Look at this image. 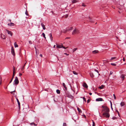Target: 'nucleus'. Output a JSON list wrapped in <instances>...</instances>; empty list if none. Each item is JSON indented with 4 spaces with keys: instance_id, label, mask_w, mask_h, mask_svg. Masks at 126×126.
I'll return each mask as SVG.
<instances>
[{
    "instance_id": "f257e3e1",
    "label": "nucleus",
    "mask_w": 126,
    "mask_h": 126,
    "mask_svg": "<svg viewBox=\"0 0 126 126\" xmlns=\"http://www.w3.org/2000/svg\"><path fill=\"white\" fill-rule=\"evenodd\" d=\"M102 107L103 108L102 110L103 111V115L104 117L107 118H109L110 116L109 113L110 110L107 106H102Z\"/></svg>"
},
{
    "instance_id": "f03ea898",
    "label": "nucleus",
    "mask_w": 126,
    "mask_h": 126,
    "mask_svg": "<svg viewBox=\"0 0 126 126\" xmlns=\"http://www.w3.org/2000/svg\"><path fill=\"white\" fill-rule=\"evenodd\" d=\"M14 84L15 85H17L19 83V81L17 77L15 78V79L14 81Z\"/></svg>"
},
{
    "instance_id": "7ed1b4c3",
    "label": "nucleus",
    "mask_w": 126,
    "mask_h": 126,
    "mask_svg": "<svg viewBox=\"0 0 126 126\" xmlns=\"http://www.w3.org/2000/svg\"><path fill=\"white\" fill-rule=\"evenodd\" d=\"M79 33V31L77 29H75L72 32V34L73 35H74L76 34H78Z\"/></svg>"
},
{
    "instance_id": "20e7f679",
    "label": "nucleus",
    "mask_w": 126,
    "mask_h": 126,
    "mask_svg": "<svg viewBox=\"0 0 126 126\" xmlns=\"http://www.w3.org/2000/svg\"><path fill=\"white\" fill-rule=\"evenodd\" d=\"M5 31H6L8 33V34H10L11 36H12V33L11 31H10L6 29L5 30Z\"/></svg>"
},
{
    "instance_id": "39448f33",
    "label": "nucleus",
    "mask_w": 126,
    "mask_h": 126,
    "mask_svg": "<svg viewBox=\"0 0 126 126\" xmlns=\"http://www.w3.org/2000/svg\"><path fill=\"white\" fill-rule=\"evenodd\" d=\"M11 52L13 56H15V52L13 48H11Z\"/></svg>"
},
{
    "instance_id": "423d86ee",
    "label": "nucleus",
    "mask_w": 126,
    "mask_h": 126,
    "mask_svg": "<svg viewBox=\"0 0 126 126\" xmlns=\"http://www.w3.org/2000/svg\"><path fill=\"white\" fill-rule=\"evenodd\" d=\"M61 45H59L58 44H56V47H65L63 46V44H61Z\"/></svg>"
},
{
    "instance_id": "0eeeda50",
    "label": "nucleus",
    "mask_w": 126,
    "mask_h": 126,
    "mask_svg": "<svg viewBox=\"0 0 126 126\" xmlns=\"http://www.w3.org/2000/svg\"><path fill=\"white\" fill-rule=\"evenodd\" d=\"M67 96L69 98H70L71 99H73V96H72V95H71L70 94H67Z\"/></svg>"
},
{
    "instance_id": "6e6552de",
    "label": "nucleus",
    "mask_w": 126,
    "mask_h": 126,
    "mask_svg": "<svg viewBox=\"0 0 126 126\" xmlns=\"http://www.w3.org/2000/svg\"><path fill=\"white\" fill-rule=\"evenodd\" d=\"M7 25L9 26H14V24L12 22H11L8 23Z\"/></svg>"
},
{
    "instance_id": "1a4fd4ad",
    "label": "nucleus",
    "mask_w": 126,
    "mask_h": 126,
    "mask_svg": "<svg viewBox=\"0 0 126 126\" xmlns=\"http://www.w3.org/2000/svg\"><path fill=\"white\" fill-rule=\"evenodd\" d=\"M83 87L86 88H87L88 87V86L87 84L85 83V82H84L83 84Z\"/></svg>"
},
{
    "instance_id": "9d476101",
    "label": "nucleus",
    "mask_w": 126,
    "mask_h": 126,
    "mask_svg": "<svg viewBox=\"0 0 126 126\" xmlns=\"http://www.w3.org/2000/svg\"><path fill=\"white\" fill-rule=\"evenodd\" d=\"M1 37L3 39H5L6 38V36L5 35L2 33H1Z\"/></svg>"
},
{
    "instance_id": "9b49d317",
    "label": "nucleus",
    "mask_w": 126,
    "mask_h": 126,
    "mask_svg": "<svg viewBox=\"0 0 126 126\" xmlns=\"http://www.w3.org/2000/svg\"><path fill=\"white\" fill-rule=\"evenodd\" d=\"M35 48L36 51V55L37 56L39 54V50L38 49H37L36 48Z\"/></svg>"
},
{
    "instance_id": "f8f14e48",
    "label": "nucleus",
    "mask_w": 126,
    "mask_h": 126,
    "mask_svg": "<svg viewBox=\"0 0 126 126\" xmlns=\"http://www.w3.org/2000/svg\"><path fill=\"white\" fill-rule=\"evenodd\" d=\"M16 100H17V102L18 103V105L19 109V110H20V103L18 100V99L17 98L16 99Z\"/></svg>"
},
{
    "instance_id": "ddd939ff",
    "label": "nucleus",
    "mask_w": 126,
    "mask_h": 126,
    "mask_svg": "<svg viewBox=\"0 0 126 126\" xmlns=\"http://www.w3.org/2000/svg\"><path fill=\"white\" fill-rule=\"evenodd\" d=\"M96 100L97 101H103V99L101 98H99L96 99Z\"/></svg>"
},
{
    "instance_id": "4468645a",
    "label": "nucleus",
    "mask_w": 126,
    "mask_h": 126,
    "mask_svg": "<svg viewBox=\"0 0 126 126\" xmlns=\"http://www.w3.org/2000/svg\"><path fill=\"white\" fill-rule=\"evenodd\" d=\"M41 24L43 27V29L44 30H45L46 28L45 25L43 23H41Z\"/></svg>"
},
{
    "instance_id": "2eb2a0df",
    "label": "nucleus",
    "mask_w": 126,
    "mask_h": 126,
    "mask_svg": "<svg viewBox=\"0 0 126 126\" xmlns=\"http://www.w3.org/2000/svg\"><path fill=\"white\" fill-rule=\"evenodd\" d=\"M99 52L98 50H95L92 51V53L93 54H95L97 53H98Z\"/></svg>"
},
{
    "instance_id": "dca6fc26",
    "label": "nucleus",
    "mask_w": 126,
    "mask_h": 126,
    "mask_svg": "<svg viewBox=\"0 0 126 126\" xmlns=\"http://www.w3.org/2000/svg\"><path fill=\"white\" fill-rule=\"evenodd\" d=\"M63 86L64 87V88H65V90H67V87H66L65 83H63Z\"/></svg>"
},
{
    "instance_id": "f3484780",
    "label": "nucleus",
    "mask_w": 126,
    "mask_h": 126,
    "mask_svg": "<svg viewBox=\"0 0 126 126\" xmlns=\"http://www.w3.org/2000/svg\"><path fill=\"white\" fill-rule=\"evenodd\" d=\"M125 103L124 102H122L120 103V105L121 106H123L125 105Z\"/></svg>"
},
{
    "instance_id": "a211bd4d",
    "label": "nucleus",
    "mask_w": 126,
    "mask_h": 126,
    "mask_svg": "<svg viewBox=\"0 0 126 126\" xmlns=\"http://www.w3.org/2000/svg\"><path fill=\"white\" fill-rule=\"evenodd\" d=\"M121 78L123 79V80L125 78V75L124 74H122L121 76Z\"/></svg>"
},
{
    "instance_id": "6ab92c4d",
    "label": "nucleus",
    "mask_w": 126,
    "mask_h": 126,
    "mask_svg": "<svg viewBox=\"0 0 126 126\" xmlns=\"http://www.w3.org/2000/svg\"><path fill=\"white\" fill-rule=\"evenodd\" d=\"M90 75L92 78H93L94 77L93 74L92 73H90Z\"/></svg>"
},
{
    "instance_id": "aec40b11",
    "label": "nucleus",
    "mask_w": 126,
    "mask_h": 126,
    "mask_svg": "<svg viewBox=\"0 0 126 126\" xmlns=\"http://www.w3.org/2000/svg\"><path fill=\"white\" fill-rule=\"evenodd\" d=\"M77 110H78V111L79 112H80V113H81L82 112V111L78 107L77 108Z\"/></svg>"
},
{
    "instance_id": "412c9836",
    "label": "nucleus",
    "mask_w": 126,
    "mask_h": 126,
    "mask_svg": "<svg viewBox=\"0 0 126 126\" xmlns=\"http://www.w3.org/2000/svg\"><path fill=\"white\" fill-rule=\"evenodd\" d=\"M14 45L15 47H18V45L17 44L16 42H15Z\"/></svg>"
},
{
    "instance_id": "4be33fe9",
    "label": "nucleus",
    "mask_w": 126,
    "mask_h": 126,
    "mask_svg": "<svg viewBox=\"0 0 126 126\" xmlns=\"http://www.w3.org/2000/svg\"><path fill=\"white\" fill-rule=\"evenodd\" d=\"M72 27H71L70 28H69V29H67L66 30V31H70L71 30H72Z\"/></svg>"
},
{
    "instance_id": "5701e85b",
    "label": "nucleus",
    "mask_w": 126,
    "mask_h": 126,
    "mask_svg": "<svg viewBox=\"0 0 126 126\" xmlns=\"http://www.w3.org/2000/svg\"><path fill=\"white\" fill-rule=\"evenodd\" d=\"M30 124L31 125H32L33 126H36V124L34 123H32Z\"/></svg>"
},
{
    "instance_id": "b1692460",
    "label": "nucleus",
    "mask_w": 126,
    "mask_h": 126,
    "mask_svg": "<svg viewBox=\"0 0 126 126\" xmlns=\"http://www.w3.org/2000/svg\"><path fill=\"white\" fill-rule=\"evenodd\" d=\"M15 67L13 66V71L14 73H15Z\"/></svg>"
},
{
    "instance_id": "393cba45",
    "label": "nucleus",
    "mask_w": 126,
    "mask_h": 126,
    "mask_svg": "<svg viewBox=\"0 0 126 126\" xmlns=\"http://www.w3.org/2000/svg\"><path fill=\"white\" fill-rule=\"evenodd\" d=\"M56 92L58 94H59L60 93V90L58 89L56 90Z\"/></svg>"
},
{
    "instance_id": "a878e982",
    "label": "nucleus",
    "mask_w": 126,
    "mask_h": 126,
    "mask_svg": "<svg viewBox=\"0 0 126 126\" xmlns=\"http://www.w3.org/2000/svg\"><path fill=\"white\" fill-rule=\"evenodd\" d=\"M104 87V86L103 85H101V86H100L99 87V88L100 89H102Z\"/></svg>"
},
{
    "instance_id": "bb28decb",
    "label": "nucleus",
    "mask_w": 126,
    "mask_h": 126,
    "mask_svg": "<svg viewBox=\"0 0 126 126\" xmlns=\"http://www.w3.org/2000/svg\"><path fill=\"white\" fill-rule=\"evenodd\" d=\"M78 1H77L76 0H73L72 1V2L73 3H76Z\"/></svg>"
},
{
    "instance_id": "cd10ccee",
    "label": "nucleus",
    "mask_w": 126,
    "mask_h": 126,
    "mask_svg": "<svg viewBox=\"0 0 126 126\" xmlns=\"http://www.w3.org/2000/svg\"><path fill=\"white\" fill-rule=\"evenodd\" d=\"M42 35L43 37H44L45 39H46V37H45V33H42Z\"/></svg>"
},
{
    "instance_id": "c85d7f7f",
    "label": "nucleus",
    "mask_w": 126,
    "mask_h": 126,
    "mask_svg": "<svg viewBox=\"0 0 126 126\" xmlns=\"http://www.w3.org/2000/svg\"><path fill=\"white\" fill-rule=\"evenodd\" d=\"M73 72L74 74L76 75H77L78 74V73H76L75 71H73Z\"/></svg>"
},
{
    "instance_id": "c756f323",
    "label": "nucleus",
    "mask_w": 126,
    "mask_h": 126,
    "mask_svg": "<svg viewBox=\"0 0 126 126\" xmlns=\"http://www.w3.org/2000/svg\"><path fill=\"white\" fill-rule=\"evenodd\" d=\"M2 81V78L0 77V84H1V81Z\"/></svg>"
},
{
    "instance_id": "7c9ffc66",
    "label": "nucleus",
    "mask_w": 126,
    "mask_h": 126,
    "mask_svg": "<svg viewBox=\"0 0 126 126\" xmlns=\"http://www.w3.org/2000/svg\"><path fill=\"white\" fill-rule=\"evenodd\" d=\"M77 49V48H74V49H73V52H74Z\"/></svg>"
},
{
    "instance_id": "2f4dec72",
    "label": "nucleus",
    "mask_w": 126,
    "mask_h": 126,
    "mask_svg": "<svg viewBox=\"0 0 126 126\" xmlns=\"http://www.w3.org/2000/svg\"><path fill=\"white\" fill-rule=\"evenodd\" d=\"M92 122H93V126H95V123L94 122V121L93 120H92Z\"/></svg>"
},
{
    "instance_id": "473e14b6",
    "label": "nucleus",
    "mask_w": 126,
    "mask_h": 126,
    "mask_svg": "<svg viewBox=\"0 0 126 126\" xmlns=\"http://www.w3.org/2000/svg\"><path fill=\"white\" fill-rule=\"evenodd\" d=\"M111 64L112 65L116 66V64L114 63H111Z\"/></svg>"
},
{
    "instance_id": "72a5a7b5",
    "label": "nucleus",
    "mask_w": 126,
    "mask_h": 126,
    "mask_svg": "<svg viewBox=\"0 0 126 126\" xmlns=\"http://www.w3.org/2000/svg\"><path fill=\"white\" fill-rule=\"evenodd\" d=\"M82 98L83 99L84 101H85V102H86V100L85 99V98L84 97H82Z\"/></svg>"
},
{
    "instance_id": "f704fd0d",
    "label": "nucleus",
    "mask_w": 126,
    "mask_h": 126,
    "mask_svg": "<svg viewBox=\"0 0 126 126\" xmlns=\"http://www.w3.org/2000/svg\"><path fill=\"white\" fill-rule=\"evenodd\" d=\"M116 111L117 112V113H118V115L119 116V117H120V115H119V112L117 110H116Z\"/></svg>"
},
{
    "instance_id": "c9c22d12",
    "label": "nucleus",
    "mask_w": 126,
    "mask_h": 126,
    "mask_svg": "<svg viewBox=\"0 0 126 126\" xmlns=\"http://www.w3.org/2000/svg\"><path fill=\"white\" fill-rule=\"evenodd\" d=\"M113 96H114V99L115 100L116 99V97L115 96V94H113Z\"/></svg>"
},
{
    "instance_id": "e433bc0d",
    "label": "nucleus",
    "mask_w": 126,
    "mask_h": 126,
    "mask_svg": "<svg viewBox=\"0 0 126 126\" xmlns=\"http://www.w3.org/2000/svg\"><path fill=\"white\" fill-rule=\"evenodd\" d=\"M26 63H27V62H26V63H25V64H24V66H23V68L21 69V70H23V69H24V66H25V64H26Z\"/></svg>"
},
{
    "instance_id": "4c0bfd02",
    "label": "nucleus",
    "mask_w": 126,
    "mask_h": 126,
    "mask_svg": "<svg viewBox=\"0 0 126 126\" xmlns=\"http://www.w3.org/2000/svg\"><path fill=\"white\" fill-rule=\"evenodd\" d=\"M66 123H64L63 124V126H66Z\"/></svg>"
},
{
    "instance_id": "58836bf2",
    "label": "nucleus",
    "mask_w": 126,
    "mask_h": 126,
    "mask_svg": "<svg viewBox=\"0 0 126 126\" xmlns=\"http://www.w3.org/2000/svg\"><path fill=\"white\" fill-rule=\"evenodd\" d=\"M82 6L84 7H85L86 6V5H85L84 3H83L82 4Z\"/></svg>"
},
{
    "instance_id": "ea45409f",
    "label": "nucleus",
    "mask_w": 126,
    "mask_h": 126,
    "mask_svg": "<svg viewBox=\"0 0 126 126\" xmlns=\"http://www.w3.org/2000/svg\"><path fill=\"white\" fill-rule=\"evenodd\" d=\"M27 13H28V12L27 11V10H26V12H25V14L27 15H28H28Z\"/></svg>"
},
{
    "instance_id": "a19ab883",
    "label": "nucleus",
    "mask_w": 126,
    "mask_h": 126,
    "mask_svg": "<svg viewBox=\"0 0 126 126\" xmlns=\"http://www.w3.org/2000/svg\"><path fill=\"white\" fill-rule=\"evenodd\" d=\"M49 35H50V38H52V35L51 34V33H50L49 34Z\"/></svg>"
},
{
    "instance_id": "79ce46f5",
    "label": "nucleus",
    "mask_w": 126,
    "mask_h": 126,
    "mask_svg": "<svg viewBox=\"0 0 126 126\" xmlns=\"http://www.w3.org/2000/svg\"><path fill=\"white\" fill-rule=\"evenodd\" d=\"M116 58V57H112L111 58V60H113V59H115Z\"/></svg>"
},
{
    "instance_id": "37998d69",
    "label": "nucleus",
    "mask_w": 126,
    "mask_h": 126,
    "mask_svg": "<svg viewBox=\"0 0 126 126\" xmlns=\"http://www.w3.org/2000/svg\"><path fill=\"white\" fill-rule=\"evenodd\" d=\"M94 71L96 72L97 73H98V71L97 70L95 69H94Z\"/></svg>"
},
{
    "instance_id": "c03bdc74",
    "label": "nucleus",
    "mask_w": 126,
    "mask_h": 126,
    "mask_svg": "<svg viewBox=\"0 0 126 126\" xmlns=\"http://www.w3.org/2000/svg\"><path fill=\"white\" fill-rule=\"evenodd\" d=\"M15 73H13V75L12 78H14V76H15Z\"/></svg>"
},
{
    "instance_id": "a18cd8bd",
    "label": "nucleus",
    "mask_w": 126,
    "mask_h": 126,
    "mask_svg": "<svg viewBox=\"0 0 126 126\" xmlns=\"http://www.w3.org/2000/svg\"><path fill=\"white\" fill-rule=\"evenodd\" d=\"M90 101V99H88L87 100V103H89Z\"/></svg>"
},
{
    "instance_id": "49530a36",
    "label": "nucleus",
    "mask_w": 126,
    "mask_h": 126,
    "mask_svg": "<svg viewBox=\"0 0 126 126\" xmlns=\"http://www.w3.org/2000/svg\"><path fill=\"white\" fill-rule=\"evenodd\" d=\"M19 76H21L22 75V74L20 73H19Z\"/></svg>"
},
{
    "instance_id": "de8ad7c7",
    "label": "nucleus",
    "mask_w": 126,
    "mask_h": 126,
    "mask_svg": "<svg viewBox=\"0 0 126 126\" xmlns=\"http://www.w3.org/2000/svg\"><path fill=\"white\" fill-rule=\"evenodd\" d=\"M29 43L30 44H32V42L31 41H29Z\"/></svg>"
},
{
    "instance_id": "09e8293b",
    "label": "nucleus",
    "mask_w": 126,
    "mask_h": 126,
    "mask_svg": "<svg viewBox=\"0 0 126 126\" xmlns=\"http://www.w3.org/2000/svg\"><path fill=\"white\" fill-rule=\"evenodd\" d=\"M113 74V72L111 71L110 72V75H112Z\"/></svg>"
},
{
    "instance_id": "8fccbe9b",
    "label": "nucleus",
    "mask_w": 126,
    "mask_h": 126,
    "mask_svg": "<svg viewBox=\"0 0 126 126\" xmlns=\"http://www.w3.org/2000/svg\"><path fill=\"white\" fill-rule=\"evenodd\" d=\"M89 21H90L91 22V18L89 17Z\"/></svg>"
},
{
    "instance_id": "3c124183",
    "label": "nucleus",
    "mask_w": 126,
    "mask_h": 126,
    "mask_svg": "<svg viewBox=\"0 0 126 126\" xmlns=\"http://www.w3.org/2000/svg\"><path fill=\"white\" fill-rule=\"evenodd\" d=\"M68 16V15H66L65 16V17L66 18H67Z\"/></svg>"
},
{
    "instance_id": "603ef678",
    "label": "nucleus",
    "mask_w": 126,
    "mask_h": 126,
    "mask_svg": "<svg viewBox=\"0 0 126 126\" xmlns=\"http://www.w3.org/2000/svg\"><path fill=\"white\" fill-rule=\"evenodd\" d=\"M66 31V30L65 31H64L63 32H64V33H65L67 31Z\"/></svg>"
},
{
    "instance_id": "864d4df0",
    "label": "nucleus",
    "mask_w": 126,
    "mask_h": 126,
    "mask_svg": "<svg viewBox=\"0 0 126 126\" xmlns=\"http://www.w3.org/2000/svg\"><path fill=\"white\" fill-rule=\"evenodd\" d=\"M113 119H116V117H113Z\"/></svg>"
},
{
    "instance_id": "5fc2aeb1",
    "label": "nucleus",
    "mask_w": 126,
    "mask_h": 126,
    "mask_svg": "<svg viewBox=\"0 0 126 126\" xmlns=\"http://www.w3.org/2000/svg\"><path fill=\"white\" fill-rule=\"evenodd\" d=\"M14 91H12V92H10V93L11 94H13V92H14Z\"/></svg>"
},
{
    "instance_id": "6e6d98bb",
    "label": "nucleus",
    "mask_w": 126,
    "mask_h": 126,
    "mask_svg": "<svg viewBox=\"0 0 126 126\" xmlns=\"http://www.w3.org/2000/svg\"><path fill=\"white\" fill-rule=\"evenodd\" d=\"M64 54H65V55H69V54H67V53H64Z\"/></svg>"
},
{
    "instance_id": "4d7b16f0",
    "label": "nucleus",
    "mask_w": 126,
    "mask_h": 126,
    "mask_svg": "<svg viewBox=\"0 0 126 126\" xmlns=\"http://www.w3.org/2000/svg\"><path fill=\"white\" fill-rule=\"evenodd\" d=\"M40 56H41V57H42V54H40Z\"/></svg>"
},
{
    "instance_id": "13d9d810",
    "label": "nucleus",
    "mask_w": 126,
    "mask_h": 126,
    "mask_svg": "<svg viewBox=\"0 0 126 126\" xmlns=\"http://www.w3.org/2000/svg\"><path fill=\"white\" fill-rule=\"evenodd\" d=\"M110 106H112V103L111 101H110Z\"/></svg>"
},
{
    "instance_id": "bf43d9fd",
    "label": "nucleus",
    "mask_w": 126,
    "mask_h": 126,
    "mask_svg": "<svg viewBox=\"0 0 126 126\" xmlns=\"http://www.w3.org/2000/svg\"><path fill=\"white\" fill-rule=\"evenodd\" d=\"M89 94H90V95H92V93H89Z\"/></svg>"
},
{
    "instance_id": "052dcab7",
    "label": "nucleus",
    "mask_w": 126,
    "mask_h": 126,
    "mask_svg": "<svg viewBox=\"0 0 126 126\" xmlns=\"http://www.w3.org/2000/svg\"><path fill=\"white\" fill-rule=\"evenodd\" d=\"M50 39H51V41H52V40H53V39H52V38H50Z\"/></svg>"
},
{
    "instance_id": "680f3d73",
    "label": "nucleus",
    "mask_w": 126,
    "mask_h": 126,
    "mask_svg": "<svg viewBox=\"0 0 126 126\" xmlns=\"http://www.w3.org/2000/svg\"><path fill=\"white\" fill-rule=\"evenodd\" d=\"M123 61H125V58H123Z\"/></svg>"
},
{
    "instance_id": "e2e57ef3",
    "label": "nucleus",
    "mask_w": 126,
    "mask_h": 126,
    "mask_svg": "<svg viewBox=\"0 0 126 126\" xmlns=\"http://www.w3.org/2000/svg\"><path fill=\"white\" fill-rule=\"evenodd\" d=\"M83 116H84V117H85V118H86V116L85 115H83Z\"/></svg>"
},
{
    "instance_id": "0e129e2a",
    "label": "nucleus",
    "mask_w": 126,
    "mask_h": 126,
    "mask_svg": "<svg viewBox=\"0 0 126 126\" xmlns=\"http://www.w3.org/2000/svg\"><path fill=\"white\" fill-rule=\"evenodd\" d=\"M111 109L112 110H113V108H112V106H111Z\"/></svg>"
},
{
    "instance_id": "69168bd1",
    "label": "nucleus",
    "mask_w": 126,
    "mask_h": 126,
    "mask_svg": "<svg viewBox=\"0 0 126 126\" xmlns=\"http://www.w3.org/2000/svg\"><path fill=\"white\" fill-rule=\"evenodd\" d=\"M14 78H12L11 79V81H12L13 79Z\"/></svg>"
},
{
    "instance_id": "338daca9",
    "label": "nucleus",
    "mask_w": 126,
    "mask_h": 126,
    "mask_svg": "<svg viewBox=\"0 0 126 126\" xmlns=\"http://www.w3.org/2000/svg\"><path fill=\"white\" fill-rule=\"evenodd\" d=\"M55 46H56V45H54V46H53V47H55Z\"/></svg>"
},
{
    "instance_id": "774afa93",
    "label": "nucleus",
    "mask_w": 126,
    "mask_h": 126,
    "mask_svg": "<svg viewBox=\"0 0 126 126\" xmlns=\"http://www.w3.org/2000/svg\"><path fill=\"white\" fill-rule=\"evenodd\" d=\"M12 81H11V80H10V82H9V83H10L12 82Z\"/></svg>"
}]
</instances>
